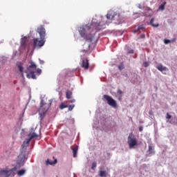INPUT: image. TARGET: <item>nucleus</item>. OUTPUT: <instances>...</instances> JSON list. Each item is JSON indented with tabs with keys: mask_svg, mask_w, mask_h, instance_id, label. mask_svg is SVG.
Segmentation results:
<instances>
[{
	"mask_svg": "<svg viewBox=\"0 0 177 177\" xmlns=\"http://www.w3.org/2000/svg\"><path fill=\"white\" fill-rule=\"evenodd\" d=\"M100 177H107V172H106V171L101 170L100 171Z\"/></svg>",
	"mask_w": 177,
	"mask_h": 177,
	"instance_id": "obj_17",
	"label": "nucleus"
},
{
	"mask_svg": "<svg viewBox=\"0 0 177 177\" xmlns=\"http://www.w3.org/2000/svg\"><path fill=\"white\" fill-rule=\"evenodd\" d=\"M22 77H24V75L22 73Z\"/></svg>",
	"mask_w": 177,
	"mask_h": 177,
	"instance_id": "obj_39",
	"label": "nucleus"
},
{
	"mask_svg": "<svg viewBox=\"0 0 177 177\" xmlns=\"http://www.w3.org/2000/svg\"><path fill=\"white\" fill-rule=\"evenodd\" d=\"M73 153V157H77L78 153V146H76L72 149Z\"/></svg>",
	"mask_w": 177,
	"mask_h": 177,
	"instance_id": "obj_13",
	"label": "nucleus"
},
{
	"mask_svg": "<svg viewBox=\"0 0 177 177\" xmlns=\"http://www.w3.org/2000/svg\"><path fill=\"white\" fill-rule=\"evenodd\" d=\"M17 67H18L20 73H23V71H24V68L23 67V63L21 62H17Z\"/></svg>",
	"mask_w": 177,
	"mask_h": 177,
	"instance_id": "obj_11",
	"label": "nucleus"
},
{
	"mask_svg": "<svg viewBox=\"0 0 177 177\" xmlns=\"http://www.w3.org/2000/svg\"><path fill=\"white\" fill-rule=\"evenodd\" d=\"M26 45H27V37H24L21 39V46L22 48H26Z\"/></svg>",
	"mask_w": 177,
	"mask_h": 177,
	"instance_id": "obj_10",
	"label": "nucleus"
},
{
	"mask_svg": "<svg viewBox=\"0 0 177 177\" xmlns=\"http://www.w3.org/2000/svg\"><path fill=\"white\" fill-rule=\"evenodd\" d=\"M91 26H92V24H88L84 27H80L78 30L81 37L84 38V39L87 40L88 42H92L95 39V34H86V30H89V28H91Z\"/></svg>",
	"mask_w": 177,
	"mask_h": 177,
	"instance_id": "obj_3",
	"label": "nucleus"
},
{
	"mask_svg": "<svg viewBox=\"0 0 177 177\" xmlns=\"http://www.w3.org/2000/svg\"><path fill=\"white\" fill-rule=\"evenodd\" d=\"M44 106H45V104H44V100H41V103H40V106H39V111H43V113H46L47 109L44 110Z\"/></svg>",
	"mask_w": 177,
	"mask_h": 177,
	"instance_id": "obj_12",
	"label": "nucleus"
},
{
	"mask_svg": "<svg viewBox=\"0 0 177 177\" xmlns=\"http://www.w3.org/2000/svg\"><path fill=\"white\" fill-rule=\"evenodd\" d=\"M29 66L27 68L26 71L25 73H27L26 77L27 78H32V80H37V76H35V73L38 74V75H40V74L42 73V70L40 68L37 69V64L34 63L32 61H30L29 62Z\"/></svg>",
	"mask_w": 177,
	"mask_h": 177,
	"instance_id": "obj_2",
	"label": "nucleus"
},
{
	"mask_svg": "<svg viewBox=\"0 0 177 177\" xmlns=\"http://www.w3.org/2000/svg\"><path fill=\"white\" fill-rule=\"evenodd\" d=\"M16 169H17V168L14 167L11 171H3V173L6 174L7 176H10V174H12L13 171H16Z\"/></svg>",
	"mask_w": 177,
	"mask_h": 177,
	"instance_id": "obj_14",
	"label": "nucleus"
},
{
	"mask_svg": "<svg viewBox=\"0 0 177 177\" xmlns=\"http://www.w3.org/2000/svg\"><path fill=\"white\" fill-rule=\"evenodd\" d=\"M66 99H71V96H73V92L70 91H66Z\"/></svg>",
	"mask_w": 177,
	"mask_h": 177,
	"instance_id": "obj_15",
	"label": "nucleus"
},
{
	"mask_svg": "<svg viewBox=\"0 0 177 177\" xmlns=\"http://www.w3.org/2000/svg\"><path fill=\"white\" fill-rule=\"evenodd\" d=\"M127 143L129 146L130 149H133L136 145H138V142L136 141V138L133 137V135L132 133H130L128 137V141Z\"/></svg>",
	"mask_w": 177,
	"mask_h": 177,
	"instance_id": "obj_6",
	"label": "nucleus"
},
{
	"mask_svg": "<svg viewBox=\"0 0 177 177\" xmlns=\"http://www.w3.org/2000/svg\"><path fill=\"white\" fill-rule=\"evenodd\" d=\"M74 107H75V104H71L68 106V111H73V109H74Z\"/></svg>",
	"mask_w": 177,
	"mask_h": 177,
	"instance_id": "obj_23",
	"label": "nucleus"
},
{
	"mask_svg": "<svg viewBox=\"0 0 177 177\" xmlns=\"http://www.w3.org/2000/svg\"><path fill=\"white\" fill-rule=\"evenodd\" d=\"M100 28H100V26L95 28L96 30H100Z\"/></svg>",
	"mask_w": 177,
	"mask_h": 177,
	"instance_id": "obj_36",
	"label": "nucleus"
},
{
	"mask_svg": "<svg viewBox=\"0 0 177 177\" xmlns=\"http://www.w3.org/2000/svg\"><path fill=\"white\" fill-rule=\"evenodd\" d=\"M139 131H140V132H142V131H143V127H139Z\"/></svg>",
	"mask_w": 177,
	"mask_h": 177,
	"instance_id": "obj_31",
	"label": "nucleus"
},
{
	"mask_svg": "<svg viewBox=\"0 0 177 177\" xmlns=\"http://www.w3.org/2000/svg\"><path fill=\"white\" fill-rule=\"evenodd\" d=\"M167 3H163L162 4H161L160 6H159V10H164L165 9V4Z\"/></svg>",
	"mask_w": 177,
	"mask_h": 177,
	"instance_id": "obj_20",
	"label": "nucleus"
},
{
	"mask_svg": "<svg viewBox=\"0 0 177 177\" xmlns=\"http://www.w3.org/2000/svg\"><path fill=\"white\" fill-rule=\"evenodd\" d=\"M104 98L106 100L109 106L113 107V109H116L117 107V101H115L113 97L108 95H104Z\"/></svg>",
	"mask_w": 177,
	"mask_h": 177,
	"instance_id": "obj_5",
	"label": "nucleus"
},
{
	"mask_svg": "<svg viewBox=\"0 0 177 177\" xmlns=\"http://www.w3.org/2000/svg\"><path fill=\"white\" fill-rule=\"evenodd\" d=\"M98 27H100V24H97Z\"/></svg>",
	"mask_w": 177,
	"mask_h": 177,
	"instance_id": "obj_37",
	"label": "nucleus"
},
{
	"mask_svg": "<svg viewBox=\"0 0 177 177\" xmlns=\"http://www.w3.org/2000/svg\"><path fill=\"white\" fill-rule=\"evenodd\" d=\"M24 174H26V170L24 169H21L17 171V175L18 176H23V175H24Z\"/></svg>",
	"mask_w": 177,
	"mask_h": 177,
	"instance_id": "obj_18",
	"label": "nucleus"
},
{
	"mask_svg": "<svg viewBox=\"0 0 177 177\" xmlns=\"http://www.w3.org/2000/svg\"><path fill=\"white\" fill-rule=\"evenodd\" d=\"M149 114L151 115V112L149 111Z\"/></svg>",
	"mask_w": 177,
	"mask_h": 177,
	"instance_id": "obj_38",
	"label": "nucleus"
},
{
	"mask_svg": "<svg viewBox=\"0 0 177 177\" xmlns=\"http://www.w3.org/2000/svg\"><path fill=\"white\" fill-rule=\"evenodd\" d=\"M71 103H75V100H74V99L71 100Z\"/></svg>",
	"mask_w": 177,
	"mask_h": 177,
	"instance_id": "obj_34",
	"label": "nucleus"
},
{
	"mask_svg": "<svg viewBox=\"0 0 177 177\" xmlns=\"http://www.w3.org/2000/svg\"><path fill=\"white\" fill-rule=\"evenodd\" d=\"M118 68H119V70H124L125 68V66H124V64H120L118 66Z\"/></svg>",
	"mask_w": 177,
	"mask_h": 177,
	"instance_id": "obj_25",
	"label": "nucleus"
},
{
	"mask_svg": "<svg viewBox=\"0 0 177 177\" xmlns=\"http://www.w3.org/2000/svg\"><path fill=\"white\" fill-rule=\"evenodd\" d=\"M28 138H26L25 141H24L22 144V147H28L30 146V142L32 140V139L35 138H38V134L35 133V132L33 133H30L28 135Z\"/></svg>",
	"mask_w": 177,
	"mask_h": 177,
	"instance_id": "obj_4",
	"label": "nucleus"
},
{
	"mask_svg": "<svg viewBox=\"0 0 177 177\" xmlns=\"http://www.w3.org/2000/svg\"><path fill=\"white\" fill-rule=\"evenodd\" d=\"M149 62H145L143 63V66H144V67H149Z\"/></svg>",
	"mask_w": 177,
	"mask_h": 177,
	"instance_id": "obj_28",
	"label": "nucleus"
},
{
	"mask_svg": "<svg viewBox=\"0 0 177 177\" xmlns=\"http://www.w3.org/2000/svg\"><path fill=\"white\" fill-rule=\"evenodd\" d=\"M37 32L40 35V40L38 38L33 39L32 46L33 49H39L45 45V37L46 35V31L44 28V27H40L37 28Z\"/></svg>",
	"mask_w": 177,
	"mask_h": 177,
	"instance_id": "obj_1",
	"label": "nucleus"
},
{
	"mask_svg": "<svg viewBox=\"0 0 177 177\" xmlns=\"http://www.w3.org/2000/svg\"><path fill=\"white\" fill-rule=\"evenodd\" d=\"M39 62H40V64H44V61L40 60Z\"/></svg>",
	"mask_w": 177,
	"mask_h": 177,
	"instance_id": "obj_35",
	"label": "nucleus"
},
{
	"mask_svg": "<svg viewBox=\"0 0 177 177\" xmlns=\"http://www.w3.org/2000/svg\"><path fill=\"white\" fill-rule=\"evenodd\" d=\"M166 118H167V120H171V118H172V116L171 115H169V113H167L166 115Z\"/></svg>",
	"mask_w": 177,
	"mask_h": 177,
	"instance_id": "obj_27",
	"label": "nucleus"
},
{
	"mask_svg": "<svg viewBox=\"0 0 177 177\" xmlns=\"http://www.w3.org/2000/svg\"><path fill=\"white\" fill-rule=\"evenodd\" d=\"M97 165L96 162H93L92 164L91 169H95V168H96Z\"/></svg>",
	"mask_w": 177,
	"mask_h": 177,
	"instance_id": "obj_26",
	"label": "nucleus"
},
{
	"mask_svg": "<svg viewBox=\"0 0 177 177\" xmlns=\"http://www.w3.org/2000/svg\"><path fill=\"white\" fill-rule=\"evenodd\" d=\"M146 35L145 34H142L140 35V38H145Z\"/></svg>",
	"mask_w": 177,
	"mask_h": 177,
	"instance_id": "obj_32",
	"label": "nucleus"
},
{
	"mask_svg": "<svg viewBox=\"0 0 177 177\" xmlns=\"http://www.w3.org/2000/svg\"><path fill=\"white\" fill-rule=\"evenodd\" d=\"M81 67L84 70H88L89 68V61L87 59H82Z\"/></svg>",
	"mask_w": 177,
	"mask_h": 177,
	"instance_id": "obj_8",
	"label": "nucleus"
},
{
	"mask_svg": "<svg viewBox=\"0 0 177 177\" xmlns=\"http://www.w3.org/2000/svg\"><path fill=\"white\" fill-rule=\"evenodd\" d=\"M139 30H143V26H138V29H136L133 31L134 34H136L137 31H139Z\"/></svg>",
	"mask_w": 177,
	"mask_h": 177,
	"instance_id": "obj_21",
	"label": "nucleus"
},
{
	"mask_svg": "<svg viewBox=\"0 0 177 177\" xmlns=\"http://www.w3.org/2000/svg\"><path fill=\"white\" fill-rule=\"evenodd\" d=\"M67 107H68V106L66 105L64 102L61 103L59 105L60 110H63V109H67Z\"/></svg>",
	"mask_w": 177,
	"mask_h": 177,
	"instance_id": "obj_19",
	"label": "nucleus"
},
{
	"mask_svg": "<svg viewBox=\"0 0 177 177\" xmlns=\"http://www.w3.org/2000/svg\"><path fill=\"white\" fill-rule=\"evenodd\" d=\"M106 18L108 19H114V15H111V14H107L106 15Z\"/></svg>",
	"mask_w": 177,
	"mask_h": 177,
	"instance_id": "obj_24",
	"label": "nucleus"
},
{
	"mask_svg": "<svg viewBox=\"0 0 177 177\" xmlns=\"http://www.w3.org/2000/svg\"><path fill=\"white\" fill-rule=\"evenodd\" d=\"M149 151L150 154H154V151H153V147H151V145L149 146Z\"/></svg>",
	"mask_w": 177,
	"mask_h": 177,
	"instance_id": "obj_22",
	"label": "nucleus"
},
{
	"mask_svg": "<svg viewBox=\"0 0 177 177\" xmlns=\"http://www.w3.org/2000/svg\"><path fill=\"white\" fill-rule=\"evenodd\" d=\"M156 68L162 73V74H167V71H169L168 68L162 66V64H160L156 66Z\"/></svg>",
	"mask_w": 177,
	"mask_h": 177,
	"instance_id": "obj_7",
	"label": "nucleus"
},
{
	"mask_svg": "<svg viewBox=\"0 0 177 177\" xmlns=\"http://www.w3.org/2000/svg\"><path fill=\"white\" fill-rule=\"evenodd\" d=\"M118 93H119V95H122V91L121 90H118Z\"/></svg>",
	"mask_w": 177,
	"mask_h": 177,
	"instance_id": "obj_30",
	"label": "nucleus"
},
{
	"mask_svg": "<svg viewBox=\"0 0 177 177\" xmlns=\"http://www.w3.org/2000/svg\"><path fill=\"white\" fill-rule=\"evenodd\" d=\"M128 53H131V54L133 53V50H130L128 52Z\"/></svg>",
	"mask_w": 177,
	"mask_h": 177,
	"instance_id": "obj_33",
	"label": "nucleus"
},
{
	"mask_svg": "<svg viewBox=\"0 0 177 177\" xmlns=\"http://www.w3.org/2000/svg\"><path fill=\"white\" fill-rule=\"evenodd\" d=\"M150 24L151 26H152V27H158V26H160V24H154V18H151L150 21Z\"/></svg>",
	"mask_w": 177,
	"mask_h": 177,
	"instance_id": "obj_16",
	"label": "nucleus"
},
{
	"mask_svg": "<svg viewBox=\"0 0 177 177\" xmlns=\"http://www.w3.org/2000/svg\"><path fill=\"white\" fill-rule=\"evenodd\" d=\"M53 159L54 161L50 159H47L46 160V165H55L57 164V159L55 158V157H53Z\"/></svg>",
	"mask_w": 177,
	"mask_h": 177,
	"instance_id": "obj_9",
	"label": "nucleus"
},
{
	"mask_svg": "<svg viewBox=\"0 0 177 177\" xmlns=\"http://www.w3.org/2000/svg\"><path fill=\"white\" fill-rule=\"evenodd\" d=\"M164 42H165V44H169V42H171V40H169V39H165L164 40Z\"/></svg>",
	"mask_w": 177,
	"mask_h": 177,
	"instance_id": "obj_29",
	"label": "nucleus"
}]
</instances>
